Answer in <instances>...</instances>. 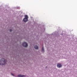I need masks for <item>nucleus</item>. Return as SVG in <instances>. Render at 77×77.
<instances>
[{"instance_id":"obj_1","label":"nucleus","mask_w":77,"mask_h":77,"mask_svg":"<svg viewBox=\"0 0 77 77\" xmlns=\"http://www.w3.org/2000/svg\"><path fill=\"white\" fill-rule=\"evenodd\" d=\"M6 64V60L4 58H2L0 62V65H4Z\"/></svg>"},{"instance_id":"obj_2","label":"nucleus","mask_w":77,"mask_h":77,"mask_svg":"<svg viewBox=\"0 0 77 77\" xmlns=\"http://www.w3.org/2000/svg\"><path fill=\"white\" fill-rule=\"evenodd\" d=\"M25 17V18H24L23 20V21L24 22H27V21H28V16L27 15H26Z\"/></svg>"},{"instance_id":"obj_3","label":"nucleus","mask_w":77,"mask_h":77,"mask_svg":"<svg viewBox=\"0 0 77 77\" xmlns=\"http://www.w3.org/2000/svg\"><path fill=\"white\" fill-rule=\"evenodd\" d=\"M22 45L23 46V47H27V46H28L27 43L26 42H24L22 44Z\"/></svg>"},{"instance_id":"obj_4","label":"nucleus","mask_w":77,"mask_h":77,"mask_svg":"<svg viewBox=\"0 0 77 77\" xmlns=\"http://www.w3.org/2000/svg\"><path fill=\"white\" fill-rule=\"evenodd\" d=\"M57 66L58 68H60V67H61L62 66V65H61V64L58 63L57 64Z\"/></svg>"},{"instance_id":"obj_5","label":"nucleus","mask_w":77,"mask_h":77,"mask_svg":"<svg viewBox=\"0 0 77 77\" xmlns=\"http://www.w3.org/2000/svg\"><path fill=\"white\" fill-rule=\"evenodd\" d=\"M18 77H24L25 76L24 75H18Z\"/></svg>"},{"instance_id":"obj_6","label":"nucleus","mask_w":77,"mask_h":77,"mask_svg":"<svg viewBox=\"0 0 77 77\" xmlns=\"http://www.w3.org/2000/svg\"><path fill=\"white\" fill-rule=\"evenodd\" d=\"M35 49H38V46H35V47H34Z\"/></svg>"},{"instance_id":"obj_7","label":"nucleus","mask_w":77,"mask_h":77,"mask_svg":"<svg viewBox=\"0 0 77 77\" xmlns=\"http://www.w3.org/2000/svg\"><path fill=\"white\" fill-rule=\"evenodd\" d=\"M42 51H44V48L43 47L42 48Z\"/></svg>"},{"instance_id":"obj_8","label":"nucleus","mask_w":77,"mask_h":77,"mask_svg":"<svg viewBox=\"0 0 77 77\" xmlns=\"http://www.w3.org/2000/svg\"><path fill=\"white\" fill-rule=\"evenodd\" d=\"M11 75H13V76H14V75L12 73L11 74Z\"/></svg>"},{"instance_id":"obj_9","label":"nucleus","mask_w":77,"mask_h":77,"mask_svg":"<svg viewBox=\"0 0 77 77\" xmlns=\"http://www.w3.org/2000/svg\"><path fill=\"white\" fill-rule=\"evenodd\" d=\"M12 29H10V32H12Z\"/></svg>"},{"instance_id":"obj_10","label":"nucleus","mask_w":77,"mask_h":77,"mask_svg":"<svg viewBox=\"0 0 77 77\" xmlns=\"http://www.w3.org/2000/svg\"><path fill=\"white\" fill-rule=\"evenodd\" d=\"M46 68H47V67H46Z\"/></svg>"}]
</instances>
